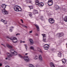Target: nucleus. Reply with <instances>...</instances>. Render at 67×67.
<instances>
[{"mask_svg":"<svg viewBox=\"0 0 67 67\" xmlns=\"http://www.w3.org/2000/svg\"><path fill=\"white\" fill-rule=\"evenodd\" d=\"M6 6L7 5L5 4H3L1 5L2 7L4 9L2 10V13L3 14H8V12L5 10V8Z\"/></svg>","mask_w":67,"mask_h":67,"instance_id":"nucleus-1","label":"nucleus"},{"mask_svg":"<svg viewBox=\"0 0 67 67\" xmlns=\"http://www.w3.org/2000/svg\"><path fill=\"white\" fill-rule=\"evenodd\" d=\"M14 9L15 11H18L16 10H18V11H21L22 10V9L21 7L17 5L15 6Z\"/></svg>","mask_w":67,"mask_h":67,"instance_id":"nucleus-2","label":"nucleus"},{"mask_svg":"<svg viewBox=\"0 0 67 67\" xmlns=\"http://www.w3.org/2000/svg\"><path fill=\"white\" fill-rule=\"evenodd\" d=\"M7 38H9L10 40H12L13 43H16L18 41L17 38L15 37H13V39L11 38H9L8 37H7Z\"/></svg>","mask_w":67,"mask_h":67,"instance_id":"nucleus-3","label":"nucleus"},{"mask_svg":"<svg viewBox=\"0 0 67 67\" xmlns=\"http://www.w3.org/2000/svg\"><path fill=\"white\" fill-rule=\"evenodd\" d=\"M19 55L21 58H23L24 59L26 62H29V59L28 58V56H25L24 57H23L21 55L19 54Z\"/></svg>","mask_w":67,"mask_h":67,"instance_id":"nucleus-4","label":"nucleus"},{"mask_svg":"<svg viewBox=\"0 0 67 67\" xmlns=\"http://www.w3.org/2000/svg\"><path fill=\"white\" fill-rule=\"evenodd\" d=\"M10 53H12L13 56H15L17 55V53L16 52H15V51L13 49H11L10 50Z\"/></svg>","mask_w":67,"mask_h":67,"instance_id":"nucleus-5","label":"nucleus"},{"mask_svg":"<svg viewBox=\"0 0 67 67\" xmlns=\"http://www.w3.org/2000/svg\"><path fill=\"white\" fill-rule=\"evenodd\" d=\"M42 36H43V42H46V35L45 34H42Z\"/></svg>","mask_w":67,"mask_h":67,"instance_id":"nucleus-6","label":"nucleus"},{"mask_svg":"<svg viewBox=\"0 0 67 67\" xmlns=\"http://www.w3.org/2000/svg\"><path fill=\"white\" fill-rule=\"evenodd\" d=\"M49 46L47 44H46L44 46V48L45 50H47L49 48Z\"/></svg>","mask_w":67,"mask_h":67,"instance_id":"nucleus-7","label":"nucleus"},{"mask_svg":"<svg viewBox=\"0 0 67 67\" xmlns=\"http://www.w3.org/2000/svg\"><path fill=\"white\" fill-rule=\"evenodd\" d=\"M49 21L50 23L53 24L54 23V20L52 18H50L49 19Z\"/></svg>","mask_w":67,"mask_h":67,"instance_id":"nucleus-8","label":"nucleus"},{"mask_svg":"<svg viewBox=\"0 0 67 67\" xmlns=\"http://www.w3.org/2000/svg\"><path fill=\"white\" fill-rule=\"evenodd\" d=\"M58 35L59 36L58 37H62L64 36V34L63 33H58Z\"/></svg>","mask_w":67,"mask_h":67,"instance_id":"nucleus-9","label":"nucleus"},{"mask_svg":"<svg viewBox=\"0 0 67 67\" xmlns=\"http://www.w3.org/2000/svg\"><path fill=\"white\" fill-rule=\"evenodd\" d=\"M6 46L9 48H10V49L13 48V46L10 45L9 44H7Z\"/></svg>","mask_w":67,"mask_h":67,"instance_id":"nucleus-10","label":"nucleus"},{"mask_svg":"<svg viewBox=\"0 0 67 67\" xmlns=\"http://www.w3.org/2000/svg\"><path fill=\"white\" fill-rule=\"evenodd\" d=\"M29 41H30V43L31 45H33L34 43V42H33V40H32L31 39H29Z\"/></svg>","mask_w":67,"mask_h":67,"instance_id":"nucleus-11","label":"nucleus"},{"mask_svg":"<svg viewBox=\"0 0 67 67\" xmlns=\"http://www.w3.org/2000/svg\"><path fill=\"white\" fill-rule=\"evenodd\" d=\"M50 66L51 67H55V65H54V64L52 62L50 63Z\"/></svg>","mask_w":67,"mask_h":67,"instance_id":"nucleus-12","label":"nucleus"},{"mask_svg":"<svg viewBox=\"0 0 67 67\" xmlns=\"http://www.w3.org/2000/svg\"><path fill=\"white\" fill-rule=\"evenodd\" d=\"M43 5L44 3L42 2L39 3V4H38V6H41L42 7H43Z\"/></svg>","mask_w":67,"mask_h":67,"instance_id":"nucleus-13","label":"nucleus"},{"mask_svg":"<svg viewBox=\"0 0 67 67\" xmlns=\"http://www.w3.org/2000/svg\"><path fill=\"white\" fill-rule=\"evenodd\" d=\"M35 25L36 26L37 29V31H38L39 30H40V28H39V27H38V26H37V25H36V24H35Z\"/></svg>","mask_w":67,"mask_h":67,"instance_id":"nucleus-14","label":"nucleus"},{"mask_svg":"<svg viewBox=\"0 0 67 67\" xmlns=\"http://www.w3.org/2000/svg\"><path fill=\"white\" fill-rule=\"evenodd\" d=\"M66 60L65 59H63L62 60V62L63 64H65V63H66Z\"/></svg>","mask_w":67,"mask_h":67,"instance_id":"nucleus-15","label":"nucleus"},{"mask_svg":"<svg viewBox=\"0 0 67 67\" xmlns=\"http://www.w3.org/2000/svg\"><path fill=\"white\" fill-rule=\"evenodd\" d=\"M48 4L49 5V6L52 5V4H53V2L48 3Z\"/></svg>","mask_w":67,"mask_h":67,"instance_id":"nucleus-16","label":"nucleus"},{"mask_svg":"<svg viewBox=\"0 0 67 67\" xmlns=\"http://www.w3.org/2000/svg\"><path fill=\"white\" fill-rule=\"evenodd\" d=\"M37 50L39 52L42 53V50H41V48H40L38 47L37 48Z\"/></svg>","mask_w":67,"mask_h":67,"instance_id":"nucleus-17","label":"nucleus"},{"mask_svg":"<svg viewBox=\"0 0 67 67\" xmlns=\"http://www.w3.org/2000/svg\"><path fill=\"white\" fill-rule=\"evenodd\" d=\"M7 55L8 56H10V57H12V55L10 54L9 53H7Z\"/></svg>","mask_w":67,"mask_h":67,"instance_id":"nucleus-18","label":"nucleus"},{"mask_svg":"<svg viewBox=\"0 0 67 67\" xmlns=\"http://www.w3.org/2000/svg\"><path fill=\"white\" fill-rule=\"evenodd\" d=\"M39 58L40 60H42V55H40L39 56Z\"/></svg>","mask_w":67,"mask_h":67,"instance_id":"nucleus-19","label":"nucleus"},{"mask_svg":"<svg viewBox=\"0 0 67 67\" xmlns=\"http://www.w3.org/2000/svg\"><path fill=\"white\" fill-rule=\"evenodd\" d=\"M58 56L59 57H62V53L61 52H59V53L58 54Z\"/></svg>","mask_w":67,"mask_h":67,"instance_id":"nucleus-20","label":"nucleus"},{"mask_svg":"<svg viewBox=\"0 0 67 67\" xmlns=\"http://www.w3.org/2000/svg\"><path fill=\"white\" fill-rule=\"evenodd\" d=\"M35 59H38V57L37 55H36L34 58Z\"/></svg>","mask_w":67,"mask_h":67,"instance_id":"nucleus-21","label":"nucleus"},{"mask_svg":"<svg viewBox=\"0 0 67 67\" xmlns=\"http://www.w3.org/2000/svg\"><path fill=\"white\" fill-rule=\"evenodd\" d=\"M64 21H65V22H67V16H65V17L64 19Z\"/></svg>","mask_w":67,"mask_h":67,"instance_id":"nucleus-22","label":"nucleus"},{"mask_svg":"<svg viewBox=\"0 0 67 67\" xmlns=\"http://www.w3.org/2000/svg\"><path fill=\"white\" fill-rule=\"evenodd\" d=\"M39 1H38L36 0V5H38L39 4Z\"/></svg>","mask_w":67,"mask_h":67,"instance_id":"nucleus-23","label":"nucleus"},{"mask_svg":"<svg viewBox=\"0 0 67 67\" xmlns=\"http://www.w3.org/2000/svg\"><path fill=\"white\" fill-rule=\"evenodd\" d=\"M24 45L25 46V47L26 50H27V45L26 44H24Z\"/></svg>","mask_w":67,"mask_h":67,"instance_id":"nucleus-24","label":"nucleus"},{"mask_svg":"<svg viewBox=\"0 0 67 67\" xmlns=\"http://www.w3.org/2000/svg\"><path fill=\"white\" fill-rule=\"evenodd\" d=\"M53 2L52 0H49L48 1V3H49V2Z\"/></svg>","mask_w":67,"mask_h":67,"instance_id":"nucleus-25","label":"nucleus"},{"mask_svg":"<svg viewBox=\"0 0 67 67\" xmlns=\"http://www.w3.org/2000/svg\"><path fill=\"white\" fill-rule=\"evenodd\" d=\"M33 66H34L33 65H32V64H29V67H32Z\"/></svg>","mask_w":67,"mask_h":67,"instance_id":"nucleus-26","label":"nucleus"},{"mask_svg":"<svg viewBox=\"0 0 67 67\" xmlns=\"http://www.w3.org/2000/svg\"><path fill=\"white\" fill-rule=\"evenodd\" d=\"M55 8L56 9H59V6L58 5H56Z\"/></svg>","mask_w":67,"mask_h":67,"instance_id":"nucleus-27","label":"nucleus"},{"mask_svg":"<svg viewBox=\"0 0 67 67\" xmlns=\"http://www.w3.org/2000/svg\"><path fill=\"white\" fill-rule=\"evenodd\" d=\"M30 49H34V48L32 46H31L30 47Z\"/></svg>","mask_w":67,"mask_h":67,"instance_id":"nucleus-28","label":"nucleus"},{"mask_svg":"<svg viewBox=\"0 0 67 67\" xmlns=\"http://www.w3.org/2000/svg\"><path fill=\"white\" fill-rule=\"evenodd\" d=\"M1 21H2V22H4H4H5V21L3 19H2L1 20Z\"/></svg>","mask_w":67,"mask_h":67,"instance_id":"nucleus-29","label":"nucleus"},{"mask_svg":"<svg viewBox=\"0 0 67 67\" xmlns=\"http://www.w3.org/2000/svg\"><path fill=\"white\" fill-rule=\"evenodd\" d=\"M63 11H64V12H65L66 11V9L65 8H63Z\"/></svg>","mask_w":67,"mask_h":67,"instance_id":"nucleus-30","label":"nucleus"},{"mask_svg":"<svg viewBox=\"0 0 67 67\" xmlns=\"http://www.w3.org/2000/svg\"><path fill=\"white\" fill-rule=\"evenodd\" d=\"M5 59L7 60V59H8V60H10V58H5Z\"/></svg>","mask_w":67,"mask_h":67,"instance_id":"nucleus-31","label":"nucleus"},{"mask_svg":"<svg viewBox=\"0 0 67 67\" xmlns=\"http://www.w3.org/2000/svg\"><path fill=\"white\" fill-rule=\"evenodd\" d=\"M29 16H32V13H31L29 14Z\"/></svg>","mask_w":67,"mask_h":67,"instance_id":"nucleus-32","label":"nucleus"},{"mask_svg":"<svg viewBox=\"0 0 67 67\" xmlns=\"http://www.w3.org/2000/svg\"><path fill=\"white\" fill-rule=\"evenodd\" d=\"M30 8V9H32L33 8V6H31L29 7Z\"/></svg>","mask_w":67,"mask_h":67,"instance_id":"nucleus-33","label":"nucleus"},{"mask_svg":"<svg viewBox=\"0 0 67 67\" xmlns=\"http://www.w3.org/2000/svg\"><path fill=\"white\" fill-rule=\"evenodd\" d=\"M20 20L21 21L22 23H23V20L21 19Z\"/></svg>","mask_w":67,"mask_h":67,"instance_id":"nucleus-34","label":"nucleus"},{"mask_svg":"<svg viewBox=\"0 0 67 67\" xmlns=\"http://www.w3.org/2000/svg\"><path fill=\"white\" fill-rule=\"evenodd\" d=\"M23 26L24 27H26V28H27V26Z\"/></svg>","mask_w":67,"mask_h":67,"instance_id":"nucleus-35","label":"nucleus"},{"mask_svg":"<svg viewBox=\"0 0 67 67\" xmlns=\"http://www.w3.org/2000/svg\"><path fill=\"white\" fill-rule=\"evenodd\" d=\"M4 24H7V22H6V21H5V22H4Z\"/></svg>","mask_w":67,"mask_h":67,"instance_id":"nucleus-36","label":"nucleus"},{"mask_svg":"<svg viewBox=\"0 0 67 67\" xmlns=\"http://www.w3.org/2000/svg\"><path fill=\"white\" fill-rule=\"evenodd\" d=\"M20 34H16V36H18V35H19Z\"/></svg>","mask_w":67,"mask_h":67,"instance_id":"nucleus-37","label":"nucleus"},{"mask_svg":"<svg viewBox=\"0 0 67 67\" xmlns=\"http://www.w3.org/2000/svg\"><path fill=\"white\" fill-rule=\"evenodd\" d=\"M25 43V41H23V42L21 41L20 43Z\"/></svg>","mask_w":67,"mask_h":67,"instance_id":"nucleus-38","label":"nucleus"},{"mask_svg":"<svg viewBox=\"0 0 67 67\" xmlns=\"http://www.w3.org/2000/svg\"><path fill=\"white\" fill-rule=\"evenodd\" d=\"M29 32L30 33H32V31H30Z\"/></svg>","mask_w":67,"mask_h":67,"instance_id":"nucleus-39","label":"nucleus"},{"mask_svg":"<svg viewBox=\"0 0 67 67\" xmlns=\"http://www.w3.org/2000/svg\"><path fill=\"white\" fill-rule=\"evenodd\" d=\"M2 63H0V66H2Z\"/></svg>","mask_w":67,"mask_h":67,"instance_id":"nucleus-40","label":"nucleus"},{"mask_svg":"<svg viewBox=\"0 0 67 67\" xmlns=\"http://www.w3.org/2000/svg\"><path fill=\"white\" fill-rule=\"evenodd\" d=\"M10 32H12V30L11 29H10Z\"/></svg>","mask_w":67,"mask_h":67,"instance_id":"nucleus-41","label":"nucleus"},{"mask_svg":"<svg viewBox=\"0 0 67 67\" xmlns=\"http://www.w3.org/2000/svg\"><path fill=\"white\" fill-rule=\"evenodd\" d=\"M29 0H25V1H26L27 3L28 2H27V1H29Z\"/></svg>","mask_w":67,"mask_h":67,"instance_id":"nucleus-42","label":"nucleus"},{"mask_svg":"<svg viewBox=\"0 0 67 67\" xmlns=\"http://www.w3.org/2000/svg\"><path fill=\"white\" fill-rule=\"evenodd\" d=\"M27 54H28V53H26L25 54V55H27Z\"/></svg>","mask_w":67,"mask_h":67,"instance_id":"nucleus-43","label":"nucleus"},{"mask_svg":"<svg viewBox=\"0 0 67 67\" xmlns=\"http://www.w3.org/2000/svg\"><path fill=\"white\" fill-rule=\"evenodd\" d=\"M31 2H32V1H30V2H29V3H31Z\"/></svg>","mask_w":67,"mask_h":67,"instance_id":"nucleus-44","label":"nucleus"},{"mask_svg":"<svg viewBox=\"0 0 67 67\" xmlns=\"http://www.w3.org/2000/svg\"><path fill=\"white\" fill-rule=\"evenodd\" d=\"M11 27V28H12V29H13V28H14V27Z\"/></svg>","mask_w":67,"mask_h":67,"instance_id":"nucleus-45","label":"nucleus"},{"mask_svg":"<svg viewBox=\"0 0 67 67\" xmlns=\"http://www.w3.org/2000/svg\"><path fill=\"white\" fill-rule=\"evenodd\" d=\"M2 45H3V46H4V45L3 44H1Z\"/></svg>","mask_w":67,"mask_h":67,"instance_id":"nucleus-46","label":"nucleus"},{"mask_svg":"<svg viewBox=\"0 0 67 67\" xmlns=\"http://www.w3.org/2000/svg\"><path fill=\"white\" fill-rule=\"evenodd\" d=\"M4 47H5L4 45Z\"/></svg>","mask_w":67,"mask_h":67,"instance_id":"nucleus-47","label":"nucleus"},{"mask_svg":"<svg viewBox=\"0 0 67 67\" xmlns=\"http://www.w3.org/2000/svg\"><path fill=\"white\" fill-rule=\"evenodd\" d=\"M60 67H63V66H61Z\"/></svg>","mask_w":67,"mask_h":67,"instance_id":"nucleus-48","label":"nucleus"},{"mask_svg":"<svg viewBox=\"0 0 67 67\" xmlns=\"http://www.w3.org/2000/svg\"><path fill=\"white\" fill-rule=\"evenodd\" d=\"M19 10H20V8H19Z\"/></svg>","mask_w":67,"mask_h":67,"instance_id":"nucleus-49","label":"nucleus"},{"mask_svg":"<svg viewBox=\"0 0 67 67\" xmlns=\"http://www.w3.org/2000/svg\"><path fill=\"white\" fill-rule=\"evenodd\" d=\"M66 45H67V43L66 44Z\"/></svg>","mask_w":67,"mask_h":67,"instance_id":"nucleus-50","label":"nucleus"},{"mask_svg":"<svg viewBox=\"0 0 67 67\" xmlns=\"http://www.w3.org/2000/svg\"><path fill=\"white\" fill-rule=\"evenodd\" d=\"M66 47H67V45H66Z\"/></svg>","mask_w":67,"mask_h":67,"instance_id":"nucleus-51","label":"nucleus"},{"mask_svg":"<svg viewBox=\"0 0 67 67\" xmlns=\"http://www.w3.org/2000/svg\"><path fill=\"white\" fill-rule=\"evenodd\" d=\"M1 34V33H0V34Z\"/></svg>","mask_w":67,"mask_h":67,"instance_id":"nucleus-52","label":"nucleus"}]
</instances>
